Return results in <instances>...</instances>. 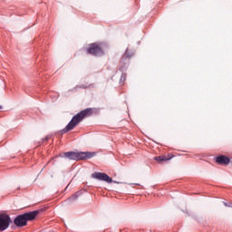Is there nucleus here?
Wrapping results in <instances>:
<instances>
[{"instance_id":"10","label":"nucleus","mask_w":232,"mask_h":232,"mask_svg":"<svg viewBox=\"0 0 232 232\" xmlns=\"http://www.w3.org/2000/svg\"><path fill=\"white\" fill-rule=\"evenodd\" d=\"M77 197H79V192H76L73 196H72V199L75 200V198H77Z\"/></svg>"},{"instance_id":"4","label":"nucleus","mask_w":232,"mask_h":232,"mask_svg":"<svg viewBox=\"0 0 232 232\" xmlns=\"http://www.w3.org/2000/svg\"><path fill=\"white\" fill-rule=\"evenodd\" d=\"M87 53L90 55H94L95 57H101L104 55V51L99 44H91L86 49Z\"/></svg>"},{"instance_id":"1","label":"nucleus","mask_w":232,"mask_h":232,"mask_svg":"<svg viewBox=\"0 0 232 232\" xmlns=\"http://www.w3.org/2000/svg\"><path fill=\"white\" fill-rule=\"evenodd\" d=\"M93 113V109L92 108H87L76 115H74L72 119V121L68 123V125L62 130V134L63 133H68V131H71V130H73L79 122H82V120L86 119V117H90Z\"/></svg>"},{"instance_id":"5","label":"nucleus","mask_w":232,"mask_h":232,"mask_svg":"<svg viewBox=\"0 0 232 232\" xmlns=\"http://www.w3.org/2000/svg\"><path fill=\"white\" fill-rule=\"evenodd\" d=\"M12 219L7 214H0V231H5L10 227Z\"/></svg>"},{"instance_id":"6","label":"nucleus","mask_w":232,"mask_h":232,"mask_svg":"<svg viewBox=\"0 0 232 232\" xmlns=\"http://www.w3.org/2000/svg\"><path fill=\"white\" fill-rule=\"evenodd\" d=\"M92 179L103 180V182H107L108 184H111V182H113V179L104 172H94L92 174Z\"/></svg>"},{"instance_id":"2","label":"nucleus","mask_w":232,"mask_h":232,"mask_svg":"<svg viewBox=\"0 0 232 232\" xmlns=\"http://www.w3.org/2000/svg\"><path fill=\"white\" fill-rule=\"evenodd\" d=\"M37 215H39V210L19 215L14 218V224H15L17 227H24V226L28 224V221L35 220V217H37Z\"/></svg>"},{"instance_id":"7","label":"nucleus","mask_w":232,"mask_h":232,"mask_svg":"<svg viewBox=\"0 0 232 232\" xmlns=\"http://www.w3.org/2000/svg\"><path fill=\"white\" fill-rule=\"evenodd\" d=\"M216 162H218V164H221V166H227V164L231 162V160L225 155H220L216 158Z\"/></svg>"},{"instance_id":"11","label":"nucleus","mask_w":232,"mask_h":232,"mask_svg":"<svg viewBox=\"0 0 232 232\" xmlns=\"http://www.w3.org/2000/svg\"><path fill=\"white\" fill-rule=\"evenodd\" d=\"M50 139H52V135H47L44 140L46 142L47 140H50Z\"/></svg>"},{"instance_id":"12","label":"nucleus","mask_w":232,"mask_h":232,"mask_svg":"<svg viewBox=\"0 0 232 232\" xmlns=\"http://www.w3.org/2000/svg\"><path fill=\"white\" fill-rule=\"evenodd\" d=\"M0 110H3V106L0 105Z\"/></svg>"},{"instance_id":"9","label":"nucleus","mask_w":232,"mask_h":232,"mask_svg":"<svg viewBox=\"0 0 232 232\" xmlns=\"http://www.w3.org/2000/svg\"><path fill=\"white\" fill-rule=\"evenodd\" d=\"M132 54H130L128 50L126 51V53H124V55L121 58V63H124V61H126V59H130L131 57Z\"/></svg>"},{"instance_id":"8","label":"nucleus","mask_w":232,"mask_h":232,"mask_svg":"<svg viewBox=\"0 0 232 232\" xmlns=\"http://www.w3.org/2000/svg\"><path fill=\"white\" fill-rule=\"evenodd\" d=\"M155 160L158 162H166L168 160H171V156H166V155H161V156H157L154 158Z\"/></svg>"},{"instance_id":"3","label":"nucleus","mask_w":232,"mask_h":232,"mask_svg":"<svg viewBox=\"0 0 232 232\" xmlns=\"http://www.w3.org/2000/svg\"><path fill=\"white\" fill-rule=\"evenodd\" d=\"M95 152H64L63 157L69 159V160H88V159H93Z\"/></svg>"}]
</instances>
